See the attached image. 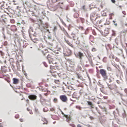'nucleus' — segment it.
<instances>
[{"instance_id": "0e129e2a", "label": "nucleus", "mask_w": 127, "mask_h": 127, "mask_svg": "<svg viewBox=\"0 0 127 127\" xmlns=\"http://www.w3.org/2000/svg\"><path fill=\"white\" fill-rule=\"evenodd\" d=\"M115 25L116 26H117V24H115Z\"/></svg>"}, {"instance_id": "39448f33", "label": "nucleus", "mask_w": 127, "mask_h": 127, "mask_svg": "<svg viewBox=\"0 0 127 127\" xmlns=\"http://www.w3.org/2000/svg\"><path fill=\"white\" fill-rule=\"evenodd\" d=\"M28 97L30 100H34L36 99L37 96L34 95H30L28 96Z\"/></svg>"}, {"instance_id": "ea45409f", "label": "nucleus", "mask_w": 127, "mask_h": 127, "mask_svg": "<svg viewBox=\"0 0 127 127\" xmlns=\"http://www.w3.org/2000/svg\"><path fill=\"white\" fill-rule=\"evenodd\" d=\"M52 1L53 3L56 2L58 1V0H52Z\"/></svg>"}, {"instance_id": "c85d7f7f", "label": "nucleus", "mask_w": 127, "mask_h": 127, "mask_svg": "<svg viewBox=\"0 0 127 127\" xmlns=\"http://www.w3.org/2000/svg\"><path fill=\"white\" fill-rule=\"evenodd\" d=\"M114 15V13H111V14H110L109 15V16L110 17V19H112V16H113Z\"/></svg>"}, {"instance_id": "f8f14e48", "label": "nucleus", "mask_w": 127, "mask_h": 127, "mask_svg": "<svg viewBox=\"0 0 127 127\" xmlns=\"http://www.w3.org/2000/svg\"><path fill=\"white\" fill-rule=\"evenodd\" d=\"M13 83L15 84H17L19 81L18 79L15 78H13Z\"/></svg>"}, {"instance_id": "423d86ee", "label": "nucleus", "mask_w": 127, "mask_h": 127, "mask_svg": "<svg viewBox=\"0 0 127 127\" xmlns=\"http://www.w3.org/2000/svg\"><path fill=\"white\" fill-rule=\"evenodd\" d=\"M49 64L52 63L53 64H58L59 63V60L56 59L55 60L53 59L51 61H50L49 62Z\"/></svg>"}, {"instance_id": "b1692460", "label": "nucleus", "mask_w": 127, "mask_h": 127, "mask_svg": "<svg viewBox=\"0 0 127 127\" xmlns=\"http://www.w3.org/2000/svg\"><path fill=\"white\" fill-rule=\"evenodd\" d=\"M68 89L71 90H75V89L72 86H70L68 87Z\"/></svg>"}, {"instance_id": "aec40b11", "label": "nucleus", "mask_w": 127, "mask_h": 127, "mask_svg": "<svg viewBox=\"0 0 127 127\" xmlns=\"http://www.w3.org/2000/svg\"><path fill=\"white\" fill-rule=\"evenodd\" d=\"M87 103L88 104V105L90 106L91 107L93 108V104L91 102L88 101Z\"/></svg>"}, {"instance_id": "0eeeda50", "label": "nucleus", "mask_w": 127, "mask_h": 127, "mask_svg": "<svg viewBox=\"0 0 127 127\" xmlns=\"http://www.w3.org/2000/svg\"><path fill=\"white\" fill-rule=\"evenodd\" d=\"M50 72L52 74L57 72L55 71V67L52 66H50Z\"/></svg>"}, {"instance_id": "473e14b6", "label": "nucleus", "mask_w": 127, "mask_h": 127, "mask_svg": "<svg viewBox=\"0 0 127 127\" xmlns=\"http://www.w3.org/2000/svg\"><path fill=\"white\" fill-rule=\"evenodd\" d=\"M55 82L56 83L58 84L60 82L59 80H55Z\"/></svg>"}, {"instance_id": "79ce46f5", "label": "nucleus", "mask_w": 127, "mask_h": 127, "mask_svg": "<svg viewBox=\"0 0 127 127\" xmlns=\"http://www.w3.org/2000/svg\"><path fill=\"white\" fill-rule=\"evenodd\" d=\"M19 120L21 122H24V120L23 119H19Z\"/></svg>"}, {"instance_id": "680f3d73", "label": "nucleus", "mask_w": 127, "mask_h": 127, "mask_svg": "<svg viewBox=\"0 0 127 127\" xmlns=\"http://www.w3.org/2000/svg\"><path fill=\"white\" fill-rule=\"evenodd\" d=\"M0 127H3V126L1 125L0 126Z\"/></svg>"}, {"instance_id": "a19ab883", "label": "nucleus", "mask_w": 127, "mask_h": 127, "mask_svg": "<svg viewBox=\"0 0 127 127\" xmlns=\"http://www.w3.org/2000/svg\"><path fill=\"white\" fill-rule=\"evenodd\" d=\"M103 111L105 112H106V114H107V113H106L107 112V109H106L105 108H104V109Z\"/></svg>"}, {"instance_id": "13d9d810", "label": "nucleus", "mask_w": 127, "mask_h": 127, "mask_svg": "<svg viewBox=\"0 0 127 127\" xmlns=\"http://www.w3.org/2000/svg\"><path fill=\"white\" fill-rule=\"evenodd\" d=\"M83 34H81V36L83 38Z\"/></svg>"}, {"instance_id": "6e6552de", "label": "nucleus", "mask_w": 127, "mask_h": 127, "mask_svg": "<svg viewBox=\"0 0 127 127\" xmlns=\"http://www.w3.org/2000/svg\"><path fill=\"white\" fill-rule=\"evenodd\" d=\"M116 86L115 84H110L108 85V88L111 90H113L116 88Z\"/></svg>"}, {"instance_id": "4468645a", "label": "nucleus", "mask_w": 127, "mask_h": 127, "mask_svg": "<svg viewBox=\"0 0 127 127\" xmlns=\"http://www.w3.org/2000/svg\"><path fill=\"white\" fill-rule=\"evenodd\" d=\"M104 33L105 36H106L109 33L108 30L107 29H105L104 30Z\"/></svg>"}, {"instance_id": "5701e85b", "label": "nucleus", "mask_w": 127, "mask_h": 127, "mask_svg": "<svg viewBox=\"0 0 127 127\" xmlns=\"http://www.w3.org/2000/svg\"><path fill=\"white\" fill-rule=\"evenodd\" d=\"M48 52V50H45L44 51H42V52L44 55H45V54L47 53Z\"/></svg>"}, {"instance_id": "37998d69", "label": "nucleus", "mask_w": 127, "mask_h": 127, "mask_svg": "<svg viewBox=\"0 0 127 127\" xmlns=\"http://www.w3.org/2000/svg\"><path fill=\"white\" fill-rule=\"evenodd\" d=\"M0 52L1 54V55L2 56H3L4 55V53H3V52H2V51H0Z\"/></svg>"}, {"instance_id": "052dcab7", "label": "nucleus", "mask_w": 127, "mask_h": 127, "mask_svg": "<svg viewBox=\"0 0 127 127\" xmlns=\"http://www.w3.org/2000/svg\"><path fill=\"white\" fill-rule=\"evenodd\" d=\"M85 6H83V9L84 10H85Z\"/></svg>"}, {"instance_id": "9b49d317", "label": "nucleus", "mask_w": 127, "mask_h": 127, "mask_svg": "<svg viewBox=\"0 0 127 127\" xmlns=\"http://www.w3.org/2000/svg\"><path fill=\"white\" fill-rule=\"evenodd\" d=\"M47 58L49 61V62L50 61L52 60L53 59L51 54H49L48 55Z\"/></svg>"}, {"instance_id": "864d4df0", "label": "nucleus", "mask_w": 127, "mask_h": 127, "mask_svg": "<svg viewBox=\"0 0 127 127\" xmlns=\"http://www.w3.org/2000/svg\"><path fill=\"white\" fill-rule=\"evenodd\" d=\"M93 34L95 35H96V33L95 32H93Z\"/></svg>"}, {"instance_id": "a18cd8bd", "label": "nucleus", "mask_w": 127, "mask_h": 127, "mask_svg": "<svg viewBox=\"0 0 127 127\" xmlns=\"http://www.w3.org/2000/svg\"><path fill=\"white\" fill-rule=\"evenodd\" d=\"M39 97L40 98V99H41L43 98L42 97V95L41 94L39 95Z\"/></svg>"}, {"instance_id": "4be33fe9", "label": "nucleus", "mask_w": 127, "mask_h": 127, "mask_svg": "<svg viewBox=\"0 0 127 127\" xmlns=\"http://www.w3.org/2000/svg\"><path fill=\"white\" fill-rule=\"evenodd\" d=\"M79 16V14L77 13H75L74 15V17L76 18H78Z\"/></svg>"}, {"instance_id": "c756f323", "label": "nucleus", "mask_w": 127, "mask_h": 127, "mask_svg": "<svg viewBox=\"0 0 127 127\" xmlns=\"http://www.w3.org/2000/svg\"><path fill=\"white\" fill-rule=\"evenodd\" d=\"M77 74V77L78 78L81 79L82 78V77L80 75L78 74Z\"/></svg>"}, {"instance_id": "20e7f679", "label": "nucleus", "mask_w": 127, "mask_h": 127, "mask_svg": "<svg viewBox=\"0 0 127 127\" xmlns=\"http://www.w3.org/2000/svg\"><path fill=\"white\" fill-rule=\"evenodd\" d=\"M60 99L63 102H66L67 100V97L64 95H60Z\"/></svg>"}, {"instance_id": "2f4dec72", "label": "nucleus", "mask_w": 127, "mask_h": 127, "mask_svg": "<svg viewBox=\"0 0 127 127\" xmlns=\"http://www.w3.org/2000/svg\"><path fill=\"white\" fill-rule=\"evenodd\" d=\"M50 110L52 112L54 111H55V109L53 108H52L50 109Z\"/></svg>"}, {"instance_id": "2eb2a0df", "label": "nucleus", "mask_w": 127, "mask_h": 127, "mask_svg": "<svg viewBox=\"0 0 127 127\" xmlns=\"http://www.w3.org/2000/svg\"><path fill=\"white\" fill-rule=\"evenodd\" d=\"M6 67L4 66L3 67L2 66L1 67V70L3 72H5L6 71Z\"/></svg>"}, {"instance_id": "7c9ffc66", "label": "nucleus", "mask_w": 127, "mask_h": 127, "mask_svg": "<svg viewBox=\"0 0 127 127\" xmlns=\"http://www.w3.org/2000/svg\"><path fill=\"white\" fill-rule=\"evenodd\" d=\"M96 110L97 111L98 113H99V114L100 115H101V114L100 113V111L97 108H96Z\"/></svg>"}, {"instance_id": "cd10ccee", "label": "nucleus", "mask_w": 127, "mask_h": 127, "mask_svg": "<svg viewBox=\"0 0 127 127\" xmlns=\"http://www.w3.org/2000/svg\"><path fill=\"white\" fill-rule=\"evenodd\" d=\"M103 61L104 62L106 63L107 62V58L106 57H104L103 59Z\"/></svg>"}, {"instance_id": "3c124183", "label": "nucleus", "mask_w": 127, "mask_h": 127, "mask_svg": "<svg viewBox=\"0 0 127 127\" xmlns=\"http://www.w3.org/2000/svg\"><path fill=\"white\" fill-rule=\"evenodd\" d=\"M90 118L91 119V120H93L94 119V118L92 116H91L90 117Z\"/></svg>"}, {"instance_id": "5fc2aeb1", "label": "nucleus", "mask_w": 127, "mask_h": 127, "mask_svg": "<svg viewBox=\"0 0 127 127\" xmlns=\"http://www.w3.org/2000/svg\"><path fill=\"white\" fill-rule=\"evenodd\" d=\"M44 95H45V96H47V95H48V94L47 93H45L44 94Z\"/></svg>"}, {"instance_id": "dca6fc26", "label": "nucleus", "mask_w": 127, "mask_h": 127, "mask_svg": "<svg viewBox=\"0 0 127 127\" xmlns=\"http://www.w3.org/2000/svg\"><path fill=\"white\" fill-rule=\"evenodd\" d=\"M40 101L42 103H43L44 102L46 101V100L43 98L40 99Z\"/></svg>"}, {"instance_id": "9d476101", "label": "nucleus", "mask_w": 127, "mask_h": 127, "mask_svg": "<svg viewBox=\"0 0 127 127\" xmlns=\"http://www.w3.org/2000/svg\"><path fill=\"white\" fill-rule=\"evenodd\" d=\"M64 39L66 42L67 44H68V45L72 47H73V46L72 44L69 42V40L67 39L66 37H64Z\"/></svg>"}, {"instance_id": "c03bdc74", "label": "nucleus", "mask_w": 127, "mask_h": 127, "mask_svg": "<svg viewBox=\"0 0 127 127\" xmlns=\"http://www.w3.org/2000/svg\"><path fill=\"white\" fill-rule=\"evenodd\" d=\"M103 97L104 99H107L108 98V97L107 96H104Z\"/></svg>"}, {"instance_id": "6ab92c4d", "label": "nucleus", "mask_w": 127, "mask_h": 127, "mask_svg": "<svg viewBox=\"0 0 127 127\" xmlns=\"http://www.w3.org/2000/svg\"><path fill=\"white\" fill-rule=\"evenodd\" d=\"M42 120V121H43L44 122V123H43V124H47V121L45 118H43Z\"/></svg>"}, {"instance_id": "8fccbe9b", "label": "nucleus", "mask_w": 127, "mask_h": 127, "mask_svg": "<svg viewBox=\"0 0 127 127\" xmlns=\"http://www.w3.org/2000/svg\"><path fill=\"white\" fill-rule=\"evenodd\" d=\"M41 90H42L41 91L42 92H46V90H45L43 89H42Z\"/></svg>"}, {"instance_id": "a211bd4d", "label": "nucleus", "mask_w": 127, "mask_h": 127, "mask_svg": "<svg viewBox=\"0 0 127 127\" xmlns=\"http://www.w3.org/2000/svg\"><path fill=\"white\" fill-rule=\"evenodd\" d=\"M77 94L76 92L74 93L73 95V97L74 98H76L77 97Z\"/></svg>"}, {"instance_id": "09e8293b", "label": "nucleus", "mask_w": 127, "mask_h": 127, "mask_svg": "<svg viewBox=\"0 0 127 127\" xmlns=\"http://www.w3.org/2000/svg\"><path fill=\"white\" fill-rule=\"evenodd\" d=\"M77 127H82V126L80 124H78L77 126Z\"/></svg>"}, {"instance_id": "58836bf2", "label": "nucleus", "mask_w": 127, "mask_h": 127, "mask_svg": "<svg viewBox=\"0 0 127 127\" xmlns=\"http://www.w3.org/2000/svg\"><path fill=\"white\" fill-rule=\"evenodd\" d=\"M69 125L72 127H75V125L73 124H70Z\"/></svg>"}, {"instance_id": "de8ad7c7", "label": "nucleus", "mask_w": 127, "mask_h": 127, "mask_svg": "<svg viewBox=\"0 0 127 127\" xmlns=\"http://www.w3.org/2000/svg\"><path fill=\"white\" fill-rule=\"evenodd\" d=\"M112 2L114 3H115V0H111Z\"/></svg>"}, {"instance_id": "e2e57ef3", "label": "nucleus", "mask_w": 127, "mask_h": 127, "mask_svg": "<svg viewBox=\"0 0 127 127\" xmlns=\"http://www.w3.org/2000/svg\"><path fill=\"white\" fill-rule=\"evenodd\" d=\"M60 2L58 4V5H60Z\"/></svg>"}, {"instance_id": "393cba45", "label": "nucleus", "mask_w": 127, "mask_h": 127, "mask_svg": "<svg viewBox=\"0 0 127 127\" xmlns=\"http://www.w3.org/2000/svg\"><path fill=\"white\" fill-rule=\"evenodd\" d=\"M109 57L110 58H112L113 59H114L115 58L114 55L112 54L110 55Z\"/></svg>"}, {"instance_id": "338daca9", "label": "nucleus", "mask_w": 127, "mask_h": 127, "mask_svg": "<svg viewBox=\"0 0 127 127\" xmlns=\"http://www.w3.org/2000/svg\"><path fill=\"white\" fill-rule=\"evenodd\" d=\"M125 25L126 26H127V24H125Z\"/></svg>"}, {"instance_id": "4c0bfd02", "label": "nucleus", "mask_w": 127, "mask_h": 127, "mask_svg": "<svg viewBox=\"0 0 127 127\" xmlns=\"http://www.w3.org/2000/svg\"><path fill=\"white\" fill-rule=\"evenodd\" d=\"M92 51L93 52H95L96 51V50L95 48H94L92 49Z\"/></svg>"}, {"instance_id": "f3484780", "label": "nucleus", "mask_w": 127, "mask_h": 127, "mask_svg": "<svg viewBox=\"0 0 127 127\" xmlns=\"http://www.w3.org/2000/svg\"><path fill=\"white\" fill-rule=\"evenodd\" d=\"M89 39L92 42H93V41H94V37L92 35H90Z\"/></svg>"}, {"instance_id": "f257e3e1", "label": "nucleus", "mask_w": 127, "mask_h": 127, "mask_svg": "<svg viewBox=\"0 0 127 127\" xmlns=\"http://www.w3.org/2000/svg\"><path fill=\"white\" fill-rule=\"evenodd\" d=\"M76 32L73 33L71 34V36L70 37L69 36L68 33L66 32L67 36L70 38H72L74 41H75L76 39L77 40L75 41L76 44H79L80 43V40H78V30H76Z\"/></svg>"}, {"instance_id": "bf43d9fd", "label": "nucleus", "mask_w": 127, "mask_h": 127, "mask_svg": "<svg viewBox=\"0 0 127 127\" xmlns=\"http://www.w3.org/2000/svg\"><path fill=\"white\" fill-rule=\"evenodd\" d=\"M34 40H37V41H38V40L36 38H34Z\"/></svg>"}, {"instance_id": "ddd939ff", "label": "nucleus", "mask_w": 127, "mask_h": 127, "mask_svg": "<svg viewBox=\"0 0 127 127\" xmlns=\"http://www.w3.org/2000/svg\"><path fill=\"white\" fill-rule=\"evenodd\" d=\"M77 54L79 56L80 59H81L82 57L83 56V54L80 52H79Z\"/></svg>"}, {"instance_id": "c9c22d12", "label": "nucleus", "mask_w": 127, "mask_h": 127, "mask_svg": "<svg viewBox=\"0 0 127 127\" xmlns=\"http://www.w3.org/2000/svg\"><path fill=\"white\" fill-rule=\"evenodd\" d=\"M12 28H14V30H16V26H15L13 25V26H11V29H12Z\"/></svg>"}, {"instance_id": "e433bc0d", "label": "nucleus", "mask_w": 127, "mask_h": 127, "mask_svg": "<svg viewBox=\"0 0 127 127\" xmlns=\"http://www.w3.org/2000/svg\"><path fill=\"white\" fill-rule=\"evenodd\" d=\"M15 118L16 119H18L19 117V115L18 114L16 115L15 116Z\"/></svg>"}, {"instance_id": "f704fd0d", "label": "nucleus", "mask_w": 127, "mask_h": 127, "mask_svg": "<svg viewBox=\"0 0 127 127\" xmlns=\"http://www.w3.org/2000/svg\"><path fill=\"white\" fill-rule=\"evenodd\" d=\"M43 64L46 67H47L48 66V65L45 62H43Z\"/></svg>"}, {"instance_id": "603ef678", "label": "nucleus", "mask_w": 127, "mask_h": 127, "mask_svg": "<svg viewBox=\"0 0 127 127\" xmlns=\"http://www.w3.org/2000/svg\"><path fill=\"white\" fill-rule=\"evenodd\" d=\"M26 101L28 103H29V100L28 99H27L26 100Z\"/></svg>"}, {"instance_id": "412c9836", "label": "nucleus", "mask_w": 127, "mask_h": 127, "mask_svg": "<svg viewBox=\"0 0 127 127\" xmlns=\"http://www.w3.org/2000/svg\"><path fill=\"white\" fill-rule=\"evenodd\" d=\"M67 56H69L71 53V51L69 49L67 50Z\"/></svg>"}, {"instance_id": "bb28decb", "label": "nucleus", "mask_w": 127, "mask_h": 127, "mask_svg": "<svg viewBox=\"0 0 127 127\" xmlns=\"http://www.w3.org/2000/svg\"><path fill=\"white\" fill-rule=\"evenodd\" d=\"M107 70L109 71H112V70L111 68L109 66L107 67Z\"/></svg>"}, {"instance_id": "774afa93", "label": "nucleus", "mask_w": 127, "mask_h": 127, "mask_svg": "<svg viewBox=\"0 0 127 127\" xmlns=\"http://www.w3.org/2000/svg\"><path fill=\"white\" fill-rule=\"evenodd\" d=\"M61 4H63V2H62V3H61Z\"/></svg>"}, {"instance_id": "f03ea898", "label": "nucleus", "mask_w": 127, "mask_h": 127, "mask_svg": "<svg viewBox=\"0 0 127 127\" xmlns=\"http://www.w3.org/2000/svg\"><path fill=\"white\" fill-rule=\"evenodd\" d=\"M99 17H97V15L94 13H92L91 16V19L93 22H96V24L100 23L102 21L101 20H99L98 19Z\"/></svg>"}, {"instance_id": "7ed1b4c3", "label": "nucleus", "mask_w": 127, "mask_h": 127, "mask_svg": "<svg viewBox=\"0 0 127 127\" xmlns=\"http://www.w3.org/2000/svg\"><path fill=\"white\" fill-rule=\"evenodd\" d=\"M100 73L103 78L104 80H106L108 79V76L106 71L104 69H102L100 70Z\"/></svg>"}, {"instance_id": "69168bd1", "label": "nucleus", "mask_w": 127, "mask_h": 127, "mask_svg": "<svg viewBox=\"0 0 127 127\" xmlns=\"http://www.w3.org/2000/svg\"><path fill=\"white\" fill-rule=\"evenodd\" d=\"M48 102H50V100H49L48 101Z\"/></svg>"}, {"instance_id": "1a4fd4ad", "label": "nucleus", "mask_w": 127, "mask_h": 127, "mask_svg": "<svg viewBox=\"0 0 127 127\" xmlns=\"http://www.w3.org/2000/svg\"><path fill=\"white\" fill-rule=\"evenodd\" d=\"M64 116L66 118V121L69 123L71 120V118L70 115H64Z\"/></svg>"}, {"instance_id": "a878e982", "label": "nucleus", "mask_w": 127, "mask_h": 127, "mask_svg": "<svg viewBox=\"0 0 127 127\" xmlns=\"http://www.w3.org/2000/svg\"><path fill=\"white\" fill-rule=\"evenodd\" d=\"M57 74L58 73L57 72H56L55 73L52 74V75L54 77H56Z\"/></svg>"}, {"instance_id": "6e6d98bb", "label": "nucleus", "mask_w": 127, "mask_h": 127, "mask_svg": "<svg viewBox=\"0 0 127 127\" xmlns=\"http://www.w3.org/2000/svg\"><path fill=\"white\" fill-rule=\"evenodd\" d=\"M116 60L117 62H119V60L117 58L116 59Z\"/></svg>"}, {"instance_id": "72a5a7b5", "label": "nucleus", "mask_w": 127, "mask_h": 127, "mask_svg": "<svg viewBox=\"0 0 127 127\" xmlns=\"http://www.w3.org/2000/svg\"><path fill=\"white\" fill-rule=\"evenodd\" d=\"M57 98H55L53 100V101L55 103H56L57 102Z\"/></svg>"}, {"instance_id": "49530a36", "label": "nucleus", "mask_w": 127, "mask_h": 127, "mask_svg": "<svg viewBox=\"0 0 127 127\" xmlns=\"http://www.w3.org/2000/svg\"><path fill=\"white\" fill-rule=\"evenodd\" d=\"M57 29V28L55 26L54 28V31H56Z\"/></svg>"}, {"instance_id": "4d7b16f0", "label": "nucleus", "mask_w": 127, "mask_h": 127, "mask_svg": "<svg viewBox=\"0 0 127 127\" xmlns=\"http://www.w3.org/2000/svg\"><path fill=\"white\" fill-rule=\"evenodd\" d=\"M122 6H118V7H119V8H120V9H121V8H122Z\"/></svg>"}]
</instances>
